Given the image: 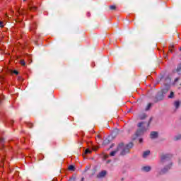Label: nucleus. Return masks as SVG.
I'll return each mask as SVG.
<instances>
[{
	"mask_svg": "<svg viewBox=\"0 0 181 181\" xmlns=\"http://www.w3.org/2000/svg\"><path fill=\"white\" fill-rule=\"evenodd\" d=\"M13 73L14 74H16V76H18V75L19 74V72H18V71H16V70H14V71H13Z\"/></svg>",
	"mask_w": 181,
	"mask_h": 181,
	"instance_id": "b1692460",
	"label": "nucleus"
},
{
	"mask_svg": "<svg viewBox=\"0 0 181 181\" xmlns=\"http://www.w3.org/2000/svg\"><path fill=\"white\" fill-rule=\"evenodd\" d=\"M151 121H152V118L150 119L148 123L145 122H141L138 124L139 129L136 132V136H139L142 135L144 132H146V130L149 127V124H151Z\"/></svg>",
	"mask_w": 181,
	"mask_h": 181,
	"instance_id": "7ed1b4c3",
	"label": "nucleus"
},
{
	"mask_svg": "<svg viewBox=\"0 0 181 181\" xmlns=\"http://www.w3.org/2000/svg\"><path fill=\"white\" fill-rule=\"evenodd\" d=\"M0 142H1V144H3V142H4V139H0Z\"/></svg>",
	"mask_w": 181,
	"mask_h": 181,
	"instance_id": "2f4dec72",
	"label": "nucleus"
},
{
	"mask_svg": "<svg viewBox=\"0 0 181 181\" xmlns=\"http://www.w3.org/2000/svg\"><path fill=\"white\" fill-rule=\"evenodd\" d=\"M180 78H176L175 79V81H174L175 84V83H177V81H179Z\"/></svg>",
	"mask_w": 181,
	"mask_h": 181,
	"instance_id": "a878e982",
	"label": "nucleus"
},
{
	"mask_svg": "<svg viewBox=\"0 0 181 181\" xmlns=\"http://www.w3.org/2000/svg\"><path fill=\"white\" fill-rule=\"evenodd\" d=\"M158 137V132H151V134H150V138L151 139H155Z\"/></svg>",
	"mask_w": 181,
	"mask_h": 181,
	"instance_id": "6e6552de",
	"label": "nucleus"
},
{
	"mask_svg": "<svg viewBox=\"0 0 181 181\" xmlns=\"http://www.w3.org/2000/svg\"><path fill=\"white\" fill-rule=\"evenodd\" d=\"M108 155H105V159H107V158H108Z\"/></svg>",
	"mask_w": 181,
	"mask_h": 181,
	"instance_id": "f704fd0d",
	"label": "nucleus"
},
{
	"mask_svg": "<svg viewBox=\"0 0 181 181\" xmlns=\"http://www.w3.org/2000/svg\"><path fill=\"white\" fill-rule=\"evenodd\" d=\"M134 146V144L132 143H129L128 144H124V143H120L118 144L116 150L112 151L110 153V156H114L115 155H117L118 152H120V155L122 156H125L127 153H129V151L131 148Z\"/></svg>",
	"mask_w": 181,
	"mask_h": 181,
	"instance_id": "f257e3e1",
	"label": "nucleus"
},
{
	"mask_svg": "<svg viewBox=\"0 0 181 181\" xmlns=\"http://www.w3.org/2000/svg\"><path fill=\"white\" fill-rule=\"evenodd\" d=\"M175 97V93L170 92V95H168V98H173Z\"/></svg>",
	"mask_w": 181,
	"mask_h": 181,
	"instance_id": "a211bd4d",
	"label": "nucleus"
},
{
	"mask_svg": "<svg viewBox=\"0 0 181 181\" xmlns=\"http://www.w3.org/2000/svg\"><path fill=\"white\" fill-rule=\"evenodd\" d=\"M83 180H84V177H82V178H81V181H83Z\"/></svg>",
	"mask_w": 181,
	"mask_h": 181,
	"instance_id": "c9c22d12",
	"label": "nucleus"
},
{
	"mask_svg": "<svg viewBox=\"0 0 181 181\" xmlns=\"http://www.w3.org/2000/svg\"><path fill=\"white\" fill-rule=\"evenodd\" d=\"M110 9H111V11H115V9H117V7L114 5L110 6Z\"/></svg>",
	"mask_w": 181,
	"mask_h": 181,
	"instance_id": "aec40b11",
	"label": "nucleus"
},
{
	"mask_svg": "<svg viewBox=\"0 0 181 181\" xmlns=\"http://www.w3.org/2000/svg\"><path fill=\"white\" fill-rule=\"evenodd\" d=\"M110 160H107V163H110Z\"/></svg>",
	"mask_w": 181,
	"mask_h": 181,
	"instance_id": "e433bc0d",
	"label": "nucleus"
},
{
	"mask_svg": "<svg viewBox=\"0 0 181 181\" xmlns=\"http://www.w3.org/2000/svg\"><path fill=\"white\" fill-rule=\"evenodd\" d=\"M151 107H152V103H148L147 107H146V111H149Z\"/></svg>",
	"mask_w": 181,
	"mask_h": 181,
	"instance_id": "dca6fc26",
	"label": "nucleus"
},
{
	"mask_svg": "<svg viewBox=\"0 0 181 181\" xmlns=\"http://www.w3.org/2000/svg\"><path fill=\"white\" fill-rule=\"evenodd\" d=\"M175 49V45H170L169 46V52L170 53H173V49Z\"/></svg>",
	"mask_w": 181,
	"mask_h": 181,
	"instance_id": "ddd939ff",
	"label": "nucleus"
},
{
	"mask_svg": "<svg viewBox=\"0 0 181 181\" xmlns=\"http://www.w3.org/2000/svg\"><path fill=\"white\" fill-rule=\"evenodd\" d=\"M23 1H26V0H23Z\"/></svg>",
	"mask_w": 181,
	"mask_h": 181,
	"instance_id": "ea45409f",
	"label": "nucleus"
},
{
	"mask_svg": "<svg viewBox=\"0 0 181 181\" xmlns=\"http://www.w3.org/2000/svg\"><path fill=\"white\" fill-rule=\"evenodd\" d=\"M170 158H172V155L165 154L161 156V163L163 165H166L160 173V175H163V173H166L169 169H170L172 166V162H170Z\"/></svg>",
	"mask_w": 181,
	"mask_h": 181,
	"instance_id": "f03ea898",
	"label": "nucleus"
},
{
	"mask_svg": "<svg viewBox=\"0 0 181 181\" xmlns=\"http://www.w3.org/2000/svg\"><path fill=\"white\" fill-rule=\"evenodd\" d=\"M69 181H73V179H70Z\"/></svg>",
	"mask_w": 181,
	"mask_h": 181,
	"instance_id": "4c0bfd02",
	"label": "nucleus"
},
{
	"mask_svg": "<svg viewBox=\"0 0 181 181\" xmlns=\"http://www.w3.org/2000/svg\"><path fill=\"white\" fill-rule=\"evenodd\" d=\"M139 144H142V142H144V139H139Z\"/></svg>",
	"mask_w": 181,
	"mask_h": 181,
	"instance_id": "c85d7f7f",
	"label": "nucleus"
},
{
	"mask_svg": "<svg viewBox=\"0 0 181 181\" xmlns=\"http://www.w3.org/2000/svg\"><path fill=\"white\" fill-rule=\"evenodd\" d=\"M151 166H144L142 168V170H144V172H149L151 171Z\"/></svg>",
	"mask_w": 181,
	"mask_h": 181,
	"instance_id": "9b49d317",
	"label": "nucleus"
},
{
	"mask_svg": "<svg viewBox=\"0 0 181 181\" xmlns=\"http://www.w3.org/2000/svg\"><path fill=\"white\" fill-rule=\"evenodd\" d=\"M97 138H98V139H101V137L100 136V135H98V136H97Z\"/></svg>",
	"mask_w": 181,
	"mask_h": 181,
	"instance_id": "72a5a7b5",
	"label": "nucleus"
},
{
	"mask_svg": "<svg viewBox=\"0 0 181 181\" xmlns=\"http://www.w3.org/2000/svg\"><path fill=\"white\" fill-rule=\"evenodd\" d=\"M91 150H90V148H86L85 150V155H88V153H91Z\"/></svg>",
	"mask_w": 181,
	"mask_h": 181,
	"instance_id": "f3484780",
	"label": "nucleus"
},
{
	"mask_svg": "<svg viewBox=\"0 0 181 181\" xmlns=\"http://www.w3.org/2000/svg\"><path fill=\"white\" fill-rule=\"evenodd\" d=\"M168 91H169V88H166L163 89L160 93H163V94L165 95V94H166L168 93Z\"/></svg>",
	"mask_w": 181,
	"mask_h": 181,
	"instance_id": "2eb2a0df",
	"label": "nucleus"
},
{
	"mask_svg": "<svg viewBox=\"0 0 181 181\" xmlns=\"http://www.w3.org/2000/svg\"><path fill=\"white\" fill-rule=\"evenodd\" d=\"M180 51L181 52V47H180Z\"/></svg>",
	"mask_w": 181,
	"mask_h": 181,
	"instance_id": "58836bf2",
	"label": "nucleus"
},
{
	"mask_svg": "<svg viewBox=\"0 0 181 181\" xmlns=\"http://www.w3.org/2000/svg\"><path fill=\"white\" fill-rule=\"evenodd\" d=\"M105 175H107V171L105 170H103L102 172L99 173L98 175H97V177L98 179H100L101 177H104L105 176Z\"/></svg>",
	"mask_w": 181,
	"mask_h": 181,
	"instance_id": "423d86ee",
	"label": "nucleus"
},
{
	"mask_svg": "<svg viewBox=\"0 0 181 181\" xmlns=\"http://www.w3.org/2000/svg\"><path fill=\"white\" fill-rule=\"evenodd\" d=\"M0 28H4V22L0 21Z\"/></svg>",
	"mask_w": 181,
	"mask_h": 181,
	"instance_id": "bb28decb",
	"label": "nucleus"
},
{
	"mask_svg": "<svg viewBox=\"0 0 181 181\" xmlns=\"http://www.w3.org/2000/svg\"><path fill=\"white\" fill-rule=\"evenodd\" d=\"M151 155V151L149 150H147L143 153V158H148Z\"/></svg>",
	"mask_w": 181,
	"mask_h": 181,
	"instance_id": "1a4fd4ad",
	"label": "nucleus"
},
{
	"mask_svg": "<svg viewBox=\"0 0 181 181\" xmlns=\"http://www.w3.org/2000/svg\"><path fill=\"white\" fill-rule=\"evenodd\" d=\"M36 28H37V25L35 24V23H33L30 27V32H33V33H35V30H36Z\"/></svg>",
	"mask_w": 181,
	"mask_h": 181,
	"instance_id": "0eeeda50",
	"label": "nucleus"
},
{
	"mask_svg": "<svg viewBox=\"0 0 181 181\" xmlns=\"http://www.w3.org/2000/svg\"><path fill=\"white\" fill-rule=\"evenodd\" d=\"M165 98V95L162 92H158L156 96V101H162Z\"/></svg>",
	"mask_w": 181,
	"mask_h": 181,
	"instance_id": "20e7f679",
	"label": "nucleus"
},
{
	"mask_svg": "<svg viewBox=\"0 0 181 181\" xmlns=\"http://www.w3.org/2000/svg\"><path fill=\"white\" fill-rule=\"evenodd\" d=\"M174 107H175L176 110L180 107V102L179 100L175 101L174 102Z\"/></svg>",
	"mask_w": 181,
	"mask_h": 181,
	"instance_id": "9d476101",
	"label": "nucleus"
},
{
	"mask_svg": "<svg viewBox=\"0 0 181 181\" xmlns=\"http://www.w3.org/2000/svg\"><path fill=\"white\" fill-rule=\"evenodd\" d=\"M145 117H146V115H143L142 117H141V119H144V118H145Z\"/></svg>",
	"mask_w": 181,
	"mask_h": 181,
	"instance_id": "7c9ffc66",
	"label": "nucleus"
},
{
	"mask_svg": "<svg viewBox=\"0 0 181 181\" xmlns=\"http://www.w3.org/2000/svg\"><path fill=\"white\" fill-rule=\"evenodd\" d=\"M21 64L22 66H26V63H25V61H23V60H21Z\"/></svg>",
	"mask_w": 181,
	"mask_h": 181,
	"instance_id": "5701e85b",
	"label": "nucleus"
},
{
	"mask_svg": "<svg viewBox=\"0 0 181 181\" xmlns=\"http://www.w3.org/2000/svg\"><path fill=\"white\" fill-rule=\"evenodd\" d=\"M160 81H164V84L168 86V84H170L171 79L169 76H166L165 78H160Z\"/></svg>",
	"mask_w": 181,
	"mask_h": 181,
	"instance_id": "39448f33",
	"label": "nucleus"
},
{
	"mask_svg": "<svg viewBox=\"0 0 181 181\" xmlns=\"http://www.w3.org/2000/svg\"><path fill=\"white\" fill-rule=\"evenodd\" d=\"M2 100H4V95H1L0 96V104H1V101Z\"/></svg>",
	"mask_w": 181,
	"mask_h": 181,
	"instance_id": "cd10ccee",
	"label": "nucleus"
},
{
	"mask_svg": "<svg viewBox=\"0 0 181 181\" xmlns=\"http://www.w3.org/2000/svg\"><path fill=\"white\" fill-rule=\"evenodd\" d=\"M175 141H179L180 139H181V134H178L177 136H175Z\"/></svg>",
	"mask_w": 181,
	"mask_h": 181,
	"instance_id": "6ab92c4d",
	"label": "nucleus"
},
{
	"mask_svg": "<svg viewBox=\"0 0 181 181\" xmlns=\"http://www.w3.org/2000/svg\"><path fill=\"white\" fill-rule=\"evenodd\" d=\"M30 11H32L33 12H35V11H37V7L35 6H29Z\"/></svg>",
	"mask_w": 181,
	"mask_h": 181,
	"instance_id": "f8f14e48",
	"label": "nucleus"
},
{
	"mask_svg": "<svg viewBox=\"0 0 181 181\" xmlns=\"http://www.w3.org/2000/svg\"><path fill=\"white\" fill-rule=\"evenodd\" d=\"M5 162V160L4 158H2L1 160V168H4V163Z\"/></svg>",
	"mask_w": 181,
	"mask_h": 181,
	"instance_id": "412c9836",
	"label": "nucleus"
},
{
	"mask_svg": "<svg viewBox=\"0 0 181 181\" xmlns=\"http://www.w3.org/2000/svg\"><path fill=\"white\" fill-rule=\"evenodd\" d=\"M13 122H15L13 120H10V125H13Z\"/></svg>",
	"mask_w": 181,
	"mask_h": 181,
	"instance_id": "c756f323",
	"label": "nucleus"
},
{
	"mask_svg": "<svg viewBox=\"0 0 181 181\" xmlns=\"http://www.w3.org/2000/svg\"><path fill=\"white\" fill-rule=\"evenodd\" d=\"M69 170H74V165H69Z\"/></svg>",
	"mask_w": 181,
	"mask_h": 181,
	"instance_id": "4be33fe9",
	"label": "nucleus"
},
{
	"mask_svg": "<svg viewBox=\"0 0 181 181\" xmlns=\"http://www.w3.org/2000/svg\"><path fill=\"white\" fill-rule=\"evenodd\" d=\"M88 167H86V168H85V172H87V170H88Z\"/></svg>",
	"mask_w": 181,
	"mask_h": 181,
	"instance_id": "473e14b6",
	"label": "nucleus"
},
{
	"mask_svg": "<svg viewBox=\"0 0 181 181\" xmlns=\"http://www.w3.org/2000/svg\"><path fill=\"white\" fill-rule=\"evenodd\" d=\"M177 73L179 75H181V63L178 65L177 69Z\"/></svg>",
	"mask_w": 181,
	"mask_h": 181,
	"instance_id": "4468645a",
	"label": "nucleus"
},
{
	"mask_svg": "<svg viewBox=\"0 0 181 181\" xmlns=\"http://www.w3.org/2000/svg\"><path fill=\"white\" fill-rule=\"evenodd\" d=\"M28 127H29V128H33V124H32V123H28Z\"/></svg>",
	"mask_w": 181,
	"mask_h": 181,
	"instance_id": "393cba45",
	"label": "nucleus"
}]
</instances>
